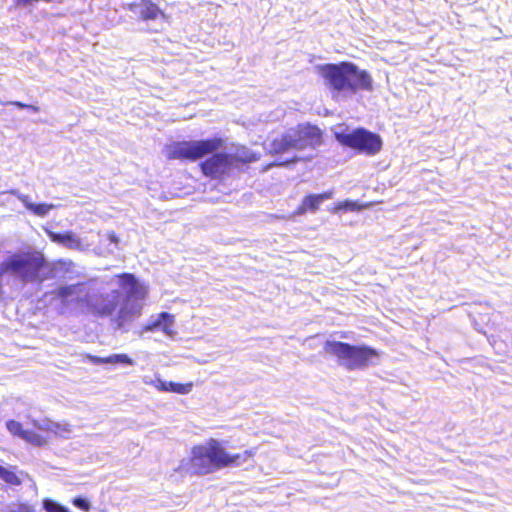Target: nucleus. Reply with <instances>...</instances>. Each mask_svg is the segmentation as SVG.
I'll return each instance as SVG.
<instances>
[{"instance_id": "1", "label": "nucleus", "mask_w": 512, "mask_h": 512, "mask_svg": "<svg viewBox=\"0 0 512 512\" xmlns=\"http://www.w3.org/2000/svg\"><path fill=\"white\" fill-rule=\"evenodd\" d=\"M120 289H112L97 294H89L86 305L94 316L112 318L115 329H123L125 324L141 314L143 301L148 295L147 286L134 274L116 275Z\"/></svg>"}, {"instance_id": "2", "label": "nucleus", "mask_w": 512, "mask_h": 512, "mask_svg": "<svg viewBox=\"0 0 512 512\" xmlns=\"http://www.w3.org/2000/svg\"><path fill=\"white\" fill-rule=\"evenodd\" d=\"M222 144L219 138L175 141L165 147V155L169 160L190 162L211 155L201 162V171L207 177L220 178L230 171L234 162L232 155L218 152Z\"/></svg>"}, {"instance_id": "3", "label": "nucleus", "mask_w": 512, "mask_h": 512, "mask_svg": "<svg viewBox=\"0 0 512 512\" xmlns=\"http://www.w3.org/2000/svg\"><path fill=\"white\" fill-rule=\"evenodd\" d=\"M73 266L71 261L50 263L40 253L20 251L7 256L0 263V280L9 274L24 284H41L50 279L66 278Z\"/></svg>"}, {"instance_id": "4", "label": "nucleus", "mask_w": 512, "mask_h": 512, "mask_svg": "<svg viewBox=\"0 0 512 512\" xmlns=\"http://www.w3.org/2000/svg\"><path fill=\"white\" fill-rule=\"evenodd\" d=\"M317 68L335 101L347 100L360 90H373V79L370 73L360 69L353 62L327 63Z\"/></svg>"}, {"instance_id": "5", "label": "nucleus", "mask_w": 512, "mask_h": 512, "mask_svg": "<svg viewBox=\"0 0 512 512\" xmlns=\"http://www.w3.org/2000/svg\"><path fill=\"white\" fill-rule=\"evenodd\" d=\"M323 349L325 353L334 356L338 364L348 371L364 370L379 363L378 351L367 345L327 340Z\"/></svg>"}, {"instance_id": "6", "label": "nucleus", "mask_w": 512, "mask_h": 512, "mask_svg": "<svg viewBox=\"0 0 512 512\" xmlns=\"http://www.w3.org/2000/svg\"><path fill=\"white\" fill-rule=\"evenodd\" d=\"M227 460L225 447L220 441L211 438L192 448L190 466L193 474L203 476L226 468Z\"/></svg>"}, {"instance_id": "7", "label": "nucleus", "mask_w": 512, "mask_h": 512, "mask_svg": "<svg viewBox=\"0 0 512 512\" xmlns=\"http://www.w3.org/2000/svg\"><path fill=\"white\" fill-rule=\"evenodd\" d=\"M321 138L322 133L317 126L300 124L296 129H290L279 138H275L270 144V152L282 155L294 150L315 147L320 144Z\"/></svg>"}, {"instance_id": "8", "label": "nucleus", "mask_w": 512, "mask_h": 512, "mask_svg": "<svg viewBox=\"0 0 512 512\" xmlns=\"http://www.w3.org/2000/svg\"><path fill=\"white\" fill-rule=\"evenodd\" d=\"M334 137L341 145L368 156L377 154L383 144L378 134L361 127L350 129L344 124L335 128Z\"/></svg>"}, {"instance_id": "9", "label": "nucleus", "mask_w": 512, "mask_h": 512, "mask_svg": "<svg viewBox=\"0 0 512 512\" xmlns=\"http://www.w3.org/2000/svg\"><path fill=\"white\" fill-rule=\"evenodd\" d=\"M55 299L67 306L73 303L85 302L90 294V282H77L71 285H62L52 291Z\"/></svg>"}, {"instance_id": "10", "label": "nucleus", "mask_w": 512, "mask_h": 512, "mask_svg": "<svg viewBox=\"0 0 512 512\" xmlns=\"http://www.w3.org/2000/svg\"><path fill=\"white\" fill-rule=\"evenodd\" d=\"M126 9L134 13L142 21L156 20L159 17L165 18V13L152 0H139L127 4Z\"/></svg>"}, {"instance_id": "11", "label": "nucleus", "mask_w": 512, "mask_h": 512, "mask_svg": "<svg viewBox=\"0 0 512 512\" xmlns=\"http://www.w3.org/2000/svg\"><path fill=\"white\" fill-rule=\"evenodd\" d=\"M174 323V315L168 312H161L157 316L150 318L149 322L144 327V331L154 332L160 330L168 336H173L175 333L172 329Z\"/></svg>"}, {"instance_id": "12", "label": "nucleus", "mask_w": 512, "mask_h": 512, "mask_svg": "<svg viewBox=\"0 0 512 512\" xmlns=\"http://www.w3.org/2000/svg\"><path fill=\"white\" fill-rule=\"evenodd\" d=\"M49 237L51 241L68 249L82 250L83 248L81 239L72 231L49 232Z\"/></svg>"}, {"instance_id": "13", "label": "nucleus", "mask_w": 512, "mask_h": 512, "mask_svg": "<svg viewBox=\"0 0 512 512\" xmlns=\"http://www.w3.org/2000/svg\"><path fill=\"white\" fill-rule=\"evenodd\" d=\"M11 194L16 196L23 203L27 210L31 211L33 214L39 217H45L50 212V210L55 208V205L53 204L33 203L30 201L27 195H23L17 190H12Z\"/></svg>"}, {"instance_id": "14", "label": "nucleus", "mask_w": 512, "mask_h": 512, "mask_svg": "<svg viewBox=\"0 0 512 512\" xmlns=\"http://www.w3.org/2000/svg\"><path fill=\"white\" fill-rule=\"evenodd\" d=\"M87 359L94 365L110 364L133 366L135 364L134 360L127 354H111L107 357L88 355Z\"/></svg>"}, {"instance_id": "15", "label": "nucleus", "mask_w": 512, "mask_h": 512, "mask_svg": "<svg viewBox=\"0 0 512 512\" xmlns=\"http://www.w3.org/2000/svg\"><path fill=\"white\" fill-rule=\"evenodd\" d=\"M33 426L41 431L53 432L54 434L62 437H66L71 433L69 425H62L49 419L33 420Z\"/></svg>"}, {"instance_id": "16", "label": "nucleus", "mask_w": 512, "mask_h": 512, "mask_svg": "<svg viewBox=\"0 0 512 512\" xmlns=\"http://www.w3.org/2000/svg\"><path fill=\"white\" fill-rule=\"evenodd\" d=\"M333 191H326L321 194H310L304 197L301 208L304 211H316L319 205L325 200L333 197Z\"/></svg>"}, {"instance_id": "17", "label": "nucleus", "mask_w": 512, "mask_h": 512, "mask_svg": "<svg viewBox=\"0 0 512 512\" xmlns=\"http://www.w3.org/2000/svg\"><path fill=\"white\" fill-rule=\"evenodd\" d=\"M256 451L255 449H249L245 450L242 453L237 454H230L226 451V455L228 457V460L226 461V468L228 467H239L243 465L244 463L248 462L250 459H252L255 455Z\"/></svg>"}, {"instance_id": "18", "label": "nucleus", "mask_w": 512, "mask_h": 512, "mask_svg": "<svg viewBox=\"0 0 512 512\" xmlns=\"http://www.w3.org/2000/svg\"><path fill=\"white\" fill-rule=\"evenodd\" d=\"M157 382L159 384V385H157V387L162 391H170V392H175V393H179V394H187L192 389L191 383L180 384V383H175V382H165V381H162L161 379H157Z\"/></svg>"}, {"instance_id": "19", "label": "nucleus", "mask_w": 512, "mask_h": 512, "mask_svg": "<svg viewBox=\"0 0 512 512\" xmlns=\"http://www.w3.org/2000/svg\"><path fill=\"white\" fill-rule=\"evenodd\" d=\"M15 466L5 467L0 464V479L5 483L12 486H19L22 484V480L17 475Z\"/></svg>"}, {"instance_id": "20", "label": "nucleus", "mask_w": 512, "mask_h": 512, "mask_svg": "<svg viewBox=\"0 0 512 512\" xmlns=\"http://www.w3.org/2000/svg\"><path fill=\"white\" fill-rule=\"evenodd\" d=\"M23 440L31 443L34 446H38V447L45 445L47 442L46 439L42 435H40L34 431H31V430H26Z\"/></svg>"}, {"instance_id": "21", "label": "nucleus", "mask_w": 512, "mask_h": 512, "mask_svg": "<svg viewBox=\"0 0 512 512\" xmlns=\"http://www.w3.org/2000/svg\"><path fill=\"white\" fill-rule=\"evenodd\" d=\"M42 504L46 512H71L66 506L49 498L44 499Z\"/></svg>"}, {"instance_id": "22", "label": "nucleus", "mask_w": 512, "mask_h": 512, "mask_svg": "<svg viewBox=\"0 0 512 512\" xmlns=\"http://www.w3.org/2000/svg\"><path fill=\"white\" fill-rule=\"evenodd\" d=\"M6 428L7 430L12 434V435H15V436H18L20 437L21 439H23L24 437V434L26 432L27 429H24L22 424L18 421H15V420H8L6 422Z\"/></svg>"}, {"instance_id": "23", "label": "nucleus", "mask_w": 512, "mask_h": 512, "mask_svg": "<svg viewBox=\"0 0 512 512\" xmlns=\"http://www.w3.org/2000/svg\"><path fill=\"white\" fill-rule=\"evenodd\" d=\"M237 158L244 163H252L256 162L259 157L252 151L243 148L241 151L237 152Z\"/></svg>"}, {"instance_id": "24", "label": "nucleus", "mask_w": 512, "mask_h": 512, "mask_svg": "<svg viewBox=\"0 0 512 512\" xmlns=\"http://www.w3.org/2000/svg\"><path fill=\"white\" fill-rule=\"evenodd\" d=\"M358 209H359V205L357 204V202L352 201V200H345V201L339 202L335 207L336 212H338V211H344V212L355 211Z\"/></svg>"}, {"instance_id": "25", "label": "nucleus", "mask_w": 512, "mask_h": 512, "mask_svg": "<svg viewBox=\"0 0 512 512\" xmlns=\"http://www.w3.org/2000/svg\"><path fill=\"white\" fill-rule=\"evenodd\" d=\"M72 503L75 507L83 510V511H89L91 508L90 501L82 496H77L72 500Z\"/></svg>"}, {"instance_id": "26", "label": "nucleus", "mask_w": 512, "mask_h": 512, "mask_svg": "<svg viewBox=\"0 0 512 512\" xmlns=\"http://www.w3.org/2000/svg\"><path fill=\"white\" fill-rule=\"evenodd\" d=\"M9 104L16 106L19 109H26L28 111H31L33 113H38L40 111L38 106L31 105V104H25L20 101H11Z\"/></svg>"}, {"instance_id": "27", "label": "nucleus", "mask_w": 512, "mask_h": 512, "mask_svg": "<svg viewBox=\"0 0 512 512\" xmlns=\"http://www.w3.org/2000/svg\"><path fill=\"white\" fill-rule=\"evenodd\" d=\"M13 506L14 512H34L35 509L33 506L27 503H11Z\"/></svg>"}, {"instance_id": "28", "label": "nucleus", "mask_w": 512, "mask_h": 512, "mask_svg": "<svg viewBox=\"0 0 512 512\" xmlns=\"http://www.w3.org/2000/svg\"><path fill=\"white\" fill-rule=\"evenodd\" d=\"M298 160H299V158H297L296 156H294V157H292V158H290V159H286V160H284V161H281V162L277 163L276 165H277V166H285V167H287V166H289V165H291V164L296 163Z\"/></svg>"}, {"instance_id": "29", "label": "nucleus", "mask_w": 512, "mask_h": 512, "mask_svg": "<svg viewBox=\"0 0 512 512\" xmlns=\"http://www.w3.org/2000/svg\"><path fill=\"white\" fill-rule=\"evenodd\" d=\"M108 239H109V241H110L111 243H114L115 245H117V244H118V242H119V238H118V236H117L115 233H110V234L108 235Z\"/></svg>"}, {"instance_id": "30", "label": "nucleus", "mask_w": 512, "mask_h": 512, "mask_svg": "<svg viewBox=\"0 0 512 512\" xmlns=\"http://www.w3.org/2000/svg\"><path fill=\"white\" fill-rule=\"evenodd\" d=\"M1 512H14L12 504H9L5 509Z\"/></svg>"}]
</instances>
